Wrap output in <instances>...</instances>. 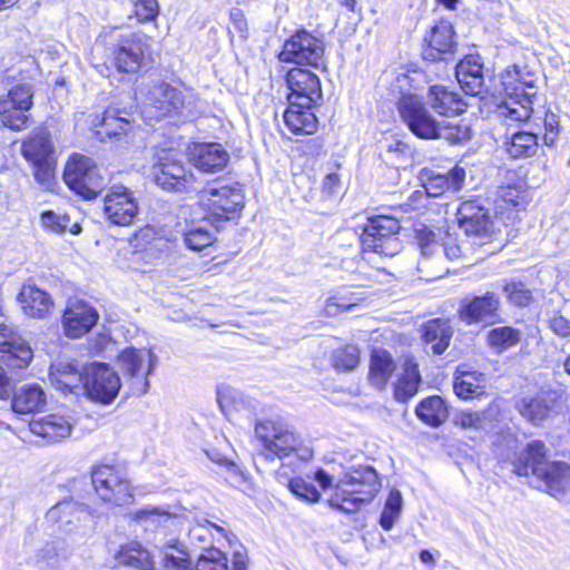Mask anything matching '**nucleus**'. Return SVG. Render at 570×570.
Instances as JSON below:
<instances>
[{"mask_svg": "<svg viewBox=\"0 0 570 570\" xmlns=\"http://www.w3.org/2000/svg\"><path fill=\"white\" fill-rule=\"evenodd\" d=\"M130 518L146 532H153L156 546L165 549L166 570H186L191 567V553L175 538L190 523L185 515L175 514L165 508L147 505L132 511Z\"/></svg>", "mask_w": 570, "mask_h": 570, "instance_id": "1", "label": "nucleus"}, {"mask_svg": "<svg viewBox=\"0 0 570 570\" xmlns=\"http://www.w3.org/2000/svg\"><path fill=\"white\" fill-rule=\"evenodd\" d=\"M547 449L543 442L533 441L528 444L523 462L515 464L518 475H532L550 495L561 499L570 492V464L563 461L546 459Z\"/></svg>", "mask_w": 570, "mask_h": 570, "instance_id": "2", "label": "nucleus"}, {"mask_svg": "<svg viewBox=\"0 0 570 570\" xmlns=\"http://www.w3.org/2000/svg\"><path fill=\"white\" fill-rule=\"evenodd\" d=\"M381 482L376 471L368 466H358L337 481L328 505L340 512L350 514L358 511L379 493Z\"/></svg>", "mask_w": 570, "mask_h": 570, "instance_id": "3", "label": "nucleus"}, {"mask_svg": "<svg viewBox=\"0 0 570 570\" xmlns=\"http://www.w3.org/2000/svg\"><path fill=\"white\" fill-rule=\"evenodd\" d=\"M243 189L237 183L215 180L200 191V206L213 218V224L222 225L234 218L244 207Z\"/></svg>", "mask_w": 570, "mask_h": 570, "instance_id": "4", "label": "nucleus"}, {"mask_svg": "<svg viewBox=\"0 0 570 570\" xmlns=\"http://www.w3.org/2000/svg\"><path fill=\"white\" fill-rule=\"evenodd\" d=\"M414 235L421 252L417 269L428 279L440 278L443 275V269L436 266L442 255L449 259L458 258L461 255V246L455 238L448 235L446 240L440 244L439 236L424 224L414 225Z\"/></svg>", "mask_w": 570, "mask_h": 570, "instance_id": "5", "label": "nucleus"}, {"mask_svg": "<svg viewBox=\"0 0 570 570\" xmlns=\"http://www.w3.org/2000/svg\"><path fill=\"white\" fill-rule=\"evenodd\" d=\"M23 157L32 165L33 176L42 186L49 187L53 179L55 148L47 129H35L21 146Z\"/></svg>", "mask_w": 570, "mask_h": 570, "instance_id": "6", "label": "nucleus"}, {"mask_svg": "<svg viewBox=\"0 0 570 570\" xmlns=\"http://www.w3.org/2000/svg\"><path fill=\"white\" fill-rule=\"evenodd\" d=\"M401 226L396 218L376 216L368 218L361 235L363 252H373L392 257L401 252L402 243L396 236Z\"/></svg>", "mask_w": 570, "mask_h": 570, "instance_id": "7", "label": "nucleus"}, {"mask_svg": "<svg viewBox=\"0 0 570 570\" xmlns=\"http://www.w3.org/2000/svg\"><path fill=\"white\" fill-rule=\"evenodd\" d=\"M63 180L70 189L86 199L96 198L105 184L95 161L80 154H75L67 161Z\"/></svg>", "mask_w": 570, "mask_h": 570, "instance_id": "8", "label": "nucleus"}, {"mask_svg": "<svg viewBox=\"0 0 570 570\" xmlns=\"http://www.w3.org/2000/svg\"><path fill=\"white\" fill-rule=\"evenodd\" d=\"M256 434L262 440L265 449L279 459L294 454L301 461L313 458V451L305 446L299 436L274 423H262L256 426Z\"/></svg>", "mask_w": 570, "mask_h": 570, "instance_id": "9", "label": "nucleus"}, {"mask_svg": "<svg viewBox=\"0 0 570 570\" xmlns=\"http://www.w3.org/2000/svg\"><path fill=\"white\" fill-rule=\"evenodd\" d=\"M81 391L91 401L110 404L118 395L121 383L115 370L106 363H90L83 367Z\"/></svg>", "mask_w": 570, "mask_h": 570, "instance_id": "10", "label": "nucleus"}, {"mask_svg": "<svg viewBox=\"0 0 570 570\" xmlns=\"http://www.w3.org/2000/svg\"><path fill=\"white\" fill-rule=\"evenodd\" d=\"M158 357L151 350L128 347L118 355V364L124 375L129 377L131 389L141 395L149 389L148 376L154 372Z\"/></svg>", "mask_w": 570, "mask_h": 570, "instance_id": "11", "label": "nucleus"}, {"mask_svg": "<svg viewBox=\"0 0 570 570\" xmlns=\"http://www.w3.org/2000/svg\"><path fill=\"white\" fill-rule=\"evenodd\" d=\"M278 58L283 62L305 65L317 69L324 66V43L314 35L301 30L284 42Z\"/></svg>", "mask_w": 570, "mask_h": 570, "instance_id": "12", "label": "nucleus"}, {"mask_svg": "<svg viewBox=\"0 0 570 570\" xmlns=\"http://www.w3.org/2000/svg\"><path fill=\"white\" fill-rule=\"evenodd\" d=\"M33 87L29 82L13 86L6 96L0 98V119L3 126L12 130L27 127L32 107Z\"/></svg>", "mask_w": 570, "mask_h": 570, "instance_id": "13", "label": "nucleus"}, {"mask_svg": "<svg viewBox=\"0 0 570 570\" xmlns=\"http://www.w3.org/2000/svg\"><path fill=\"white\" fill-rule=\"evenodd\" d=\"M91 480L96 493L105 502L120 507L128 504L132 499L129 481L110 465L95 468Z\"/></svg>", "mask_w": 570, "mask_h": 570, "instance_id": "14", "label": "nucleus"}, {"mask_svg": "<svg viewBox=\"0 0 570 570\" xmlns=\"http://www.w3.org/2000/svg\"><path fill=\"white\" fill-rule=\"evenodd\" d=\"M47 520L57 524L63 533L86 537L91 524V515L82 504L72 500L62 501L52 507L46 515Z\"/></svg>", "mask_w": 570, "mask_h": 570, "instance_id": "15", "label": "nucleus"}, {"mask_svg": "<svg viewBox=\"0 0 570 570\" xmlns=\"http://www.w3.org/2000/svg\"><path fill=\"white\" fill-rule=\"evenodd\" d=\"M138 209L135 194L124 186H114L104 198V214L112 225H131L138 215Z\"/></svg>", "mask_w": 570, "mask_h": 570, "instance_id": "16", "label": "nucleus"}, {"mask_svg": "<svg viewBox=\"0 0 570 570\" xmlns=\"http://www.w3.org/2000/svg\"><path fill=\"white\" fill-rule=\"evenodd\" d=\"M148 37L140 33H129L121 37L114 51V63L119 71L136 72L149 56Z\"/></svg>", "mask_w": 570, "mask_h": 570, "instance_id": "17", "label": "nucleus"}, {"mask_svg": "<svg viewBox=\"0 0 570 570\" xmlns=\"http://www.w3.org/2000/svg\"><path fill=\"white\" fill-rule=\"evenodd\" d=\"M287 100L317 106L323 98L321 80L316 73L304 68H293L286 75Z\"/></svg>", "mask_w": 570, "mask_h": 570, "instance_id": "18", "label": "nucleus"}, {"mask_svg": "<svg viewBox=\"0 0 570 570\" xmlns=\"http://www.w3.org/2000/svg\"><path fill=\"white\" fill-rule=\"evenodd\" d=\"M400 112L414 135L423 139H435L441 121L429 112L417 97H403L400 102Z\"/></svg>", "mask_w": 570, "mask_h": 570, "instance_id": "19", "label": "nucleus"}, {"mask_svg": "<svg viewBox=\"0 0 570 570\" xmlns=\"http://www.w3.org/2000/svg\"><path fill=\"white\" fill-rule=\"evenodd\" d=\"M147 100L144 114L149 118L169 116L184 107L181 92L166 82L153 85L148 90Z\"/></svg>", "mask_w": 570, "mask_h": 570, "instance_id": "20", "label": "nucleus"}, {"mask_svg": "<svg viewBox=\"0 0 570 570\" xmlns=\"http://www.w3.org/2000/svg\"><path fill=\"white\" fill-rule=\"evenodd\" d=\"M505 97L497 107V114L505 121H527L534 114L537 91L527 92L521 87L504 90Z\"/></svg>", "mask_w": 570, "mask_h": 570, "instance_id": "21", "label": "nucleus"}, {"mask_svg": "<svg viewBox=\"0 0 570 570\" xmlns=\"http://www.w3.org/2000/svg\"><path fill=\"white\" fill-rule=\"evenodd\" d=\"M99 313L87 302L70 303L62 315V331L69 338H80L98 323Z\"/></svg>", "mask_w": 570, "mask_h": 570, "instance_id": "22", "label": "nucleus"}, {"mask_svg": "<svg viewBox=\"0 0 570 570\" xmlns=\"http://www.w3.org/2000/svg\"><path fill=\"white\" fill-rule=\"evenodd\" d=\"M465 171L463 168L455 167L446 174H435L432 170L424 169L420 173L423 190H416L411 199L421 200L426 196L439 197L446 190H459L464 181Z\"/></svg>", "mask_w": 570, "mask_h": 570, "instance_id": "23", "label": "nucleus"}, {"mask_svg": "<svg viewBox=\"0 0 570 570\" xmlns=\"http://www.w3.org/2000/svg\"><path fill=\"white\" fill-rule=\"evenodd\" d=\"M33 358L30 345L7 325H0V361L11 368H24Z\"/></svg>", "mask_w": 570, "mask_h": 570, "instance_id": "24", "label": "nucleus"}, {"mask_svg": "<svg viewBox=\"0 0 570 570\" xmlns=\"http://www.w3.org/2000/svg\"><path fill=\"white\" fill-rule=\"evenodd\" d=\"M155 181L167 190H179L188 183V175L183 163L175 158L171 153L163 151L157 156L153 166Z\"/></svg>", "mask_w": 570, "mask_h": 570, "instance_id": "25", "label": "nucleus"}, {"mask_svg": "<svg viewBox=\"0 0 570 570\" xmlns=\"http://www.w3.org/2000/svg\"><path fill=\"white\" fill-rule=\"evenodd\" d=\"M558 394L552 391H540L534 395L522 396L515 403L521 416L533 425H540L556 410Z\"/></svg>", "mask_w": 570, "mask_h": 570, "instance_id": "26", "label": "nucleus"}, {"mask_svg": "<svg viewBox=\"0 0 570 570\" xmlns=\"http://www.w3.org/2000/svg\"><path fill=\"white\" fill-rule=\"evenodd\" d=\"M72 429L71 417L62 413H50L29 422L30 432L48 443L69 438Z\"/></svg>", "mask_w": 570, "mask_h": 570, "instance_id": "27", "label": "nucleus"}, {"mask_svg": "<svg viewBox=\"0 0 570 570\" xmlns=\"http://www.w3.org/2000/svg\"><path fill=\"white\" fill-rule=\"evenodd\" d=\"M458 222L466 235L487 237L494 232L488 210L476 206L474 202H465L460 206Z\"/></svg>", "mask_w": 570, "mask_h": 570, "instance_id": "28", "label": "nucleus"}, {"mask_svg": "<svg viewBox=\"0 0 570 570\" xmlns=\"http://www.w3.org/2000/svg\"><path fill=\"white\" fill-rule=\"evenodd\" d=\"M191 164L204 173L223 170L228 160V153L218 144H197L189 151Z\"/></svg>", "mask_w": 570, "mask_h": 570, "instance_id": "29", "label": "nucleus"}, {"mask_svg": "<svg viewBox=\"0 0 570 570\" xmlns=\"http://www.w3.org/2000/svg\"><path fill=\"white\" fill-rule=\"evenodd\" d=\"M315 106L288 101L284 111V122L293 134H314L317 129V118L313 111Z\"/></svg>", "mask_w": 570, "mask_h": 570, "instance_id": "30", "label": "nucleus"}, {"mask_svg": "<svg viewBox=\"0 0 570 570\" xmlns=\"http://www.w3.org/2000/svg\"><path fill=\"white\" fill-rule=\"evenodd\" d=\"M499 305V297L494 293L488 292L464 303L460 309V317L468 324L484 322L495 315Z\"/></svg>", "mask_w": 570, "mask_h": 570, "instance_id": "31", "label": "nucleus"}, {"mask_svg": "<svg viewBox=\"0 0 570 570\" xmlns=\"http://www.w3.org/2000/svg\"><path fill=\"white\" fill-rule=\"evenodd\" d=\"M456 79L463 91L471 96L481 94L484 77L483 66L480 59L474 56H468L456 65Z\"/></svg>", "mask_w": 570, "mask_h": 570, "instance_id": "32", "label": "nucleus"}, {"mask_svg": "<svg viewBox=\"0 0 570 570\" xmlns=\"http://www.w3.org/2000/svg\"><path fill=\"white\" fill-rule=\"evenodd\" d=\"M18 301L23 313L35 318L47 316L53 306V302L47 292L30 284L22 286Z\"/></svg>", "mask_w": 570, "mask_h": 570, "instance_id": "33", "label": "nucleus"}, {"mask_svg": "<svg viewBox=\"0 0 570 570\" xmlns=\"http://www.w3.org/2000/svg\"><path fill=\"white\" fill-rule=\"evenodd\" d=\"M51 384L62 393L77 394L82 389L83 370L80 372L69 362H57L51 365L49 372Z\"/></svg>", "mask_w": 570, "mask_h": 570, "instance_id": "34", "label": "nucleus"}, {"mask_svg": "<svg viewBox=\"0 0 570 570\" xmlns=\"http://www.w3.org/2000/svg\"><path fill=\"white\" fill-rule=\"evenodd\" d=\"M46 403V393L40 385H23L14 392L11 409L16 414L27 415L40 411Z\"/></svg>", "mask_w": 570, "mask_h": 570, "instance_id": "35", "label": "nucleus"}, {"mask_svg": "<svg viewBox=\"0 0 570 570\" xmlns=\"http://www.w3.org/2000/svg\"><path fill=\"white\" fill-rule=\"evenodd\" d=\"M220 226L213 224V218L204 215L200 220L187 224L183 234L184 243L191 250H202L214 243L213 228L218 229Z\"/></svg>", "mask_w": 570, "mask_h": 570, "instance_id": "36", "label": "nucleus"}, {"mask_svg": "<svg viewBox=\"0 0 570 570\" xmlns=\"http://www.w3.org/2000/svg\"><path fill=\"white\" fill-rule=\"evenodd\" d=\"M421 381L417 363L413 357H405L403 372L394 384V399L397 402H407L419 392Z\"/></svg>", "mask_w": 570, "mask_h": 570, "instance_id": "37", "label": "nucleus"}, {"mask_svg": "<svg viewBox=\"0 0 570 570\" xmlns=\"http://www.w3.org/2000/svg\"><path fill=\"white\" fill-rule=\"evenodd\" d=\"M428 101L442 116L459 115L466 106L458 94L439 85L430 87Z\"/></svg>", "mask_w": 570, "mask_h": 570, "instance_id": "38", "label": "nucleus"}, {"mask_svg": "<svg viewBox=\"0 0 570 570\" xmlns=\"http://www.w3.org/2000/svg\"><path fill=\"white\" fill-rule=\"evenodd\" d=\"M394 371V361L386 350L375 348L372 351L368 379L376 389H384Z\"/></svg>", "mask_w": 570, "mask_h": 570, "instance_id": "39", "label": "nucleus"}, {"mask_svg": "<svg viewBox=\"0 0 570 570\" xmlns=\"http://www.w3.org/2000/svg\"><path fill=\"white\" fill-rule=\"evenodd\" d=\"M452 330L449 321L431 320L423 326L424 342L431 345L434 354H442L450 345Z\"/></svg>", "mask_w": 570, "mask_h": 570, "instance_id": "40", "label": "nucleus"}, {"mask_svg": "<svg viewBox=\"0 0 570 570\" xmlns=\"http://www.w3.org/2000/svg\"><path fill=\"white\" fill-rule=\"evenodd\" d=\"M415 414L423 423L436 428L446 421L449 409L442 397L429 396L419 403Z\"/></svg>", "mask_w": 570, "mask_h": 570, "instance_id": "41", "label": "nucleus"}, {"mask_svg": "<svg viewBox=\"0 0 570 570\" xmlns=\"http://www.w3.org/2000/svg\"><path fill=\"white\" fill-rule=\"evenodd\" d=\"M538 80V73L534 70L529 69L525 65H513L501 76L504 90L513 89V87H521L527 92L537 91Z\"/></svg>", "mask_w": 570, "mask_h": 570, "instance_id": "42", "label": "nucleus"}, {"mask_svg": "<svg viewBox=\"0 0 570 570\" xmlns=\"http://www.w3.org/2000/svg\"><path fill=\"white\" fill-rule=\"evenodd\" d=\"M92 127L95 128L97 138L104 141L106 138L126 132L129 127V120L120 116L119 110L108 109L101 118H97V121H92Z\"/></svg>", "mask_w": 570, "mask_h": 570, "instance_id": "43", "label": "nucleus"}, {"mask_svg": "<svg viewBox=\"0 0 570 570\" xmlns=\"http://www.w3.org/2000/svg\"><path fill=\"white\" fill-rule=\"evenodd\" d=\"M485 377L476 372H460L454 380V393L462 400L478 397L484 393Z\"/></svg>", "mask_w": 570, "mask_h": 570, "instance_id": "44", "label": "nucleus"}, {"mask_svg": "<svg viewBox=\"0 0 570 570\" xmlns=\"http://www.w3.org/2000/svg\"><path fill=\"white\" fill-rule=\"evenodd\" d=\"M364 299V295L355 292L353 287L342 288L335 295L327 298L324 312L327 316H335L341 312L350 311Z\"/></svg>", "mask_w": 570, "mask_h": 570, "instance_id": "45", "label": "nucleus"}, {"mask_svg": "<svg viewBox=\"0 0 570 570\" xmlns=\"http://www.w3.org/2000/svg\"><path fill=\"white\" fill-rule=\"evenodd\" d=\"M41 226L50 233L63 234L66 232L78 235L81 227L78 222H72L70 216L65 213H56L53 210L43 212L40 216Z\"/></svg>", "mask_w": 570, "mask_h": 570, "instance_id": "46", "label": "nucleus"}, {"mask_svg": "<svg viewBox=\"0 0 570 570\" xmlns=\"http://www.w3.org/2000/svg\"><path fill=\"white\" fill-rule=\"evenodd\" d=\"M508 154L513 158L535 155L539 144L538 135L529 131H519L505 142Z\"/></svg>", "mask_w": 570, "mask_h": 570, "instance_id": "47", "label": "nucleus"}, {"mask_svg": "<svg viewBox=\"0 0 570 570\" xmlns=\"http://www.w3.org/2000/svg\"><path fill=\"white\" fill-rule=\"evenodd\" d=\"M431 49L438 53L451 52L455 46L453 27L448 21H440L436 23L428 39Z\"/></svg>", "mask_w": 570, "mask_h": 570, "instance_id": "48", "label": "nucleus"}, {"mask_svg": "<svg viewBox=\"0 0 570 570\" xmlns=\"http://www.w3.org/2000/svg\"><path fill=\"white\" fill-rule=\"evenodd\" d=\"M117 560L121 564L140 570H149L151 567L149 552L138 543L121 547L117 554Z\"/></svg>", "mask_w": 570, "mask_h": 570, "instance_id": "49", "label": "nucleus"}, {"mask_svg": "<svg viewBox=\"0 0 570 570\" xmlns=\"http://www.w3.org/2000/svg\"><path fill=\"white\" fill-rule=\"evenodd\" d=\"M470 137V127L458 120H442L435 134V139H444L450 144H462Z\"/></svg>", "mask_w": 570, "mask_h": 570, "instance_id": "50", "label": "nucleus"}, {"mask_svg": "<svg viewBox=\"0 0 570 570\" xmlns=\"http://www.w3.org/2000/svg\"><path fill=\"white\" fill-rule=\"evenodd\" d=\"M403 498L399 490H391L380 517V525L389 531L401 517Z\"/></svg>", "mask_w": 570, "mask_h": 570, "instance_id": "51", "label": "nucleus"}, {"mask_svg": "<svg viewBox=\"0 0 570 570\" xmlns=\"http://www.w3.org/2000/svg\"><path fill=\"white\" fill-rule=\"evenodd\" d=\"M520 332L512 327L502 326L491 330L488 334L489 344L498 351L507 350L520 341Z\"/></svg>", "mask_w": 570, "mask_h": 570, "instance_id": "52", "label": "nucleus"}, {"mask_svg": "<svg viewBox=\"0 0 570 570\" xmlns=\"http://www.w3.org/2000/svg\"><path fill=\"white\" fill-rule=\"evenodd\" d=\"M212 528L225 535V529L223 527L210 523L208 520H204V523L196 521L194 525L189 524L187 530L190 543L199 546L200 548L205 544H212Z\"/></svg>", "mask_w": 570, "mask_h": 570, "instance_id": "53", "label": "nucleus"}, {"mask_svg": "<svg viewBox=\"0 0 570 570\" xmlns=\"http://www.w3.org/2000/svg\"><path fill=\"white\" fill-rule=\"evenodd\" d=\"M135 238L137 245L144 249L164 250L168 247L167 239L163 236L161 230L150 225L140 228Z\"/></svg>", "mask_w": 570, "mask_h": 570, "instance_id": "54", "label": "nucleus"}, {"mask_svg": "<svg viewBox=\"0 0 570 570\" xmlns=\"http://www.w3.org/2000/svg\"><path fill=\"white\" fill-rule=\"evenodd\" d=\"M360 363V350L355 345L337 348L332 354V364L336 370L352 371Z\"/></svg>", "mask_w": 570, "mask_h": 570, "instance_id": "55", "label": "nucleus"}, {"mask_svg": "<svg viewBox=\"0 0 570 570\" xmlns=\"http://www.w3.org/2000/svg\"><path fill=\"white\" fill-rule=\"evenodd\" d=\"M225 553L216 548L206 549L198 556L195 570H228Z\"/></svg>", "mask_w": 570, "mask_h": 570, "instance_id": "56", "label": "nucleus"}, {"mask_svg": "<svg viewBox=\"0 0 570 570\" xmlns=\"http://www.w3.org/2000/svg\"><path fill=\"white\" fill-rule=\"evenodd\" d=\"M500 197L507 207L511 206L517 208V210L524 208L528 204V193L522 185L502 187Z\"/></svg>", "mask_w": 570, "mask_h": 570, "instance_id": "57", "label": "nucleus"}, {"mask_svg": "<svg viewBox=\"0 0 570 570\" xmlns=\"http://www.w3.org/2000/svg\"><path fill=\"white\" fill-rule=\"evenodd\" d=\"M509 301L517 306H528L533 297L531 291L521 282H510L504 285Z\"/></svg>", "mask_w": 570, "mask_h": 570, "instance_id": "58", "label": "nucleus"}, {"mask_svg": "<svg viewBox=\"0 0 570 570\" xmlns=\"http://www.w3.org/2000/svg\"><path fill=\"white\" fill-rule=\"evenodd\" d=\"M488 415L485 412L461 411L453 417V423L461 429L481 430L485 426Z\"/></svg>", "mask_w": 570, "mask_h": 570, "instance_id": "59", "label": "nucleus"}, {"mask_svg": "<svg viewBox=\"0 0 570 570\" xmlns=\"http://www.w3.org/2000/svg\"><path fill=\"white\" fill-rule=\"evenodd\" d=\"M288 489L297 498L303 499L307 502H318L321 498V494L317 491V489L302 478H295L289 480Z\"/></svg>", "mask_w": 570, "mask_h": 570, "instance_id": "60", "label": "nucleus"}, {"mask_svg": "<svg viewBox=\"0 0 570 570\" xmlns=\"http://www.w3.org/2000/svg\"><path fill=\"white\" fill-rule=\"evenodd\" d=\"M157 0H138L134 4L132 13L139 22L153 21L158 16Z\"/></svg>", "mask_w": 570, "mask_h": 570, "instance_id": "61", "label": "nucleus"}, {"mask_svg": "<svg viewBox=\"0 0 570 570\" xmlns=\"http://www.w3.org/2000/svg\"><path fill=\"white\" fill-rule=\"evenodd\" d=\"M543 126V142L547 146H552L558 139L560 132L559 117L556 114L544 111Z\"/></svg>", "mask_w": 570, "mask_h": 570, "instance_id": "62", "label": "nucleus"}, {"mask_svg": "<svg viewBox=\"0 0 570 570\" xmlns=\"http://www.w3.org/2000/svg\"><path fill=\"white\" fill-rule=\"evenodd\" d=\"M551 330L560 336H570V318L556 314L550 320Z\"/></svg>", "mask_w": 570, "mask_h": 570, "instance_id": "63", "label": "nucleus"}, {"mask_svg": "<svg viewBox=\"0 0 570 570\" xmlns=\"http://www.w3.org/2000/svg\"><path fill=\"white\" fill-rule=\"evenodd\" d=\"M340 188V177L336 173H330L325 176L323 180V191L327 196H333L337 194Z\"/></svg>", "mask_w": 570, "mask_h": 570, "instance_id": "64", "label": "nucleus"}]
</instances>
